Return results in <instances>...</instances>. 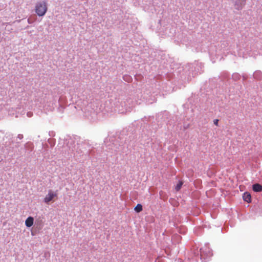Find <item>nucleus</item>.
I'll use <instances>...</instances> for the list:
<instances>
[{
    "label": "nucleus",
    "instance_id": "1",
    "mask_svg": "<svg viewBox=\"0 0 262 262\" xmlns=\"http://www.w3.org/2000/svg\"><path fill=\"white\" fill-rule=\"evenodd\" d=\"M48 10V5L46 2L41 1L36 3L35 11L38 16H43Z\"/></svg>",
    "mask_w": 262,
    "mask_h": 262
},
{
    "label": "nucleus",
    "instance_id": "2",
    "mask_svg": "<svg viewBox=\"0 0 262 262\" xmlns=\"http://www.w3.org/2000/svg\"><path fill=\"white\" fill-rule=\"evenodd\" d=\"M57 193L56 192H54L52 190H50L48 191V194L46 195L43 199V202L47 204H49L50 202L54 201L55 199H57Z\"/></svg>",
    "mask_w": 262,
    "mask_h": 262
},
{
    "label": "nucleus",
    "instance_id": "3",
    "mask_svg": "<svg viewBox=\"0 0 262 262\" xmlns=\"http://www.w3.org/2000/svg\"><path fill=\"white\" fill-rule=\"evenodd\" d=\"M235 9L242 10L246 5V0H232Z\"/></svg>",
    "mask_w": 262,
    "mask_h": 262
},
{
    "label": "nucleus",
    "instance_id": "4",
    "mask_svg": "<svg viewBox=\"0 0 262 262\" xmlns=\"http://www.w3.org/2000/svg\"><path fill=\"white\" fill-rule=\"evenodd\" d=\"M34 223V219L32 216L28 217L25 221V225L27 227H31Z\"/></svg>",
    "mask_w": 262,
    "mask_h": 262
},
{
    "label": "nucleus",
    "instance_id": "5",
    "mask_svg": "<svg viewBox=\"0 0 262 262\" xmlns=\"http://www.w3.org/2000/svg\"><path fill=\"white\" fill-rule=\"evenodd\" d=\"M243 199L245 201H246L248 203L250 202L251 200V196L250 194L248 192L244 193L243 195Z\"/></svg>",
    "mask_w": 262,
    "mask_h": 262
},
{
    "label": "nucleus",
    "instance_id": "6",
    "mask_svg": "<svg viewBox=\"0 0 262 262\" xmlns=\"http://www.w3.org/2000/svg\"><path fill=\"white\" fill-rule=\"evenodd\" d=\"M253 190L255 192H260L262 191V186L258 184H254Z\"/></svg>",
    "mask_w": 262,
    "mask_h": 262
},
{
    "label": "nucleus",
    "instance_id": "7",
    "mask_svg": "<svg viewBox=\"0 0 262 262\" xmlns=\"http://www.w3.org/2000/svg\"><path fill=\"white\" fill-rule=\"evenodd\" d=\"M134 209L138 213L141 212L143 209L142 205L138 204Z\"/></svg>",
    "mask_w": 262,
    "mask_h": 262
},
{
    "label": "nucleus",
    "instance_id": "8",
    "mask_svg": "<svg viewBox=\"0 0 262 262\" xmlns=\"http://www.w3.org/2000/svg\"><path fill=\"white\" fill-rule=\"evenodd\" d=\"M183 185V182L182 181H180L177 185H176L175 189L177 191H179L180 190V189L182 187V186Z\"/></svg>",
    "mask_w": 262,
    "mask_h": 262
},
{
    "label": "nucleus",
    "instance_id": "9",
    "mask_svg": "<svg viewBox=\"0 0 262 262\" xmlns=\"http://www.w3.org/2000/svg\"><path fill=\"white\" fill-rule=\"evenodd\" d=\"M213 123L216 126H218V123H219V120L218 119H214L213 120Z\"/></svg>",
    "mask_w": 262,
    "mask_h": 262
}]
</instances>
